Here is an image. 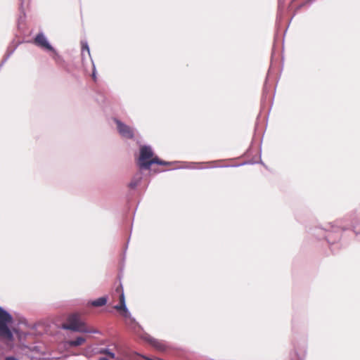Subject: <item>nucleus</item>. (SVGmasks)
Returning a JSON list of instances; mask_svg holds the SVG:
<instances>
[{"label": "nucleus", "mask_w": 360, "mask_h": 360, "mask_svg": "<svg viewBox=\"0 0 360 360\" xmlns=\"http://www.w3.org/2000/svg\"><path fill=\"white\" fill-rule=\"evenodd\" d=\"M120 304L115 306V309H117V311H120L121 312L122 315L125 319H131V314L126 307L124 295L122 292L120 297Z\"/></svg>", "instance_id": "obj_6"}, {"label": "nucleus", "mask_w": 360, "mask_h": 360, "mask_svg": "<svg viewBox=\"0 0 360 360\" xmlns=\"http://www.w3.org/2000/svg\"><path fill=\"white\" fill-rule=\"evenodd\" d=\"M6 360H18V359L13 358V357H8L6 359Z\"/></svg>", "instance_id": "obj_12"}, {"label": "nucleus", "mask_w": 360, "mask_h": 360, "mask_svg": "<svg viewBox=\"0 0 360 360\" xmlns=\"http://www.w3.org/2000/svg\"><path fill=\"white\" fill-rule=\"evenodd\" d=\"M92 76H93V78H94V79H96V74H95V72H93V75H92Z\"/></svg>", "instance_id": "obj_13"}, {"label": "nucleus", "mask_w": 360, "mask_h": 360, "mask_svg": "<svg viewBox=\"0 0 360 360\" xmlns=\"http://www.w3.org/2000/svg\"><path fill=\"white\" fill-rule=\"evenodd\" d=\"M63 328L67 330L82 333H96V330L87 329L84 323L80 321L78 315L77 314L70 316L68 320V323L63 325Z\"/></svg>", "instance_id": "obj_3"}, {"label": "nucleus", "mask_w": 360, "mask_h": 360, "mask_svg": "<svg viewBox=\"0 0 360 360\" xmlns=\"http://www.w3.org/2000/svg\"><path fill=\"white\" fill-rule=\"evenodd\" d=\"M150 343L158 349L159 350H165V347L162 342L158 340L155 339H150Z\"/></svg>", "instance_id": "obj_9"}, {"label": "nucleus", "mask_w": 360, "mask_h": 360, "mask_svg": "<svg viewBox=\"0 0 360 360\" xmlns=\"http://www.w3.org/2000/svg\"><path fill=\"white\" fill-rule=\"evenodd\" d=\"M85 342V339L82 337H78L75 340H72L68 342L70 346L77 347L82 345Z\"/></svg>", "instance_id": "obj_8"}, {"label": "nucleus", "mask_w": 360, "mask_h": 360, "mask_svg": "<svg viewBox=\"0 0 360 360\" xmlns=\"http://www.w3.org/2000/svg\"><path fill=\"white\" fill-rule=\"evenodd\" d=\"M13 322L12 316L0 307V338L8 343L13 340V335L9 326Z\"/></svg>", "instance_id": "obj_2"}, {"label": "nucleus", "mask_w": 360, "mask_h": 360, "mask_svg": "<svg viewBox=\"0 0 360 360\" xmlns=\"http://www.w3.org/2000/svg\"><path fill=\"white\" fill-rule=\"evenodd\" d=\"M115 121L117 124L118 131L122 136L127 139H131L133 137L134 130L131 128L117 120H115Z\"/></svg>", "instance_id": "obj_4"}, {"label": "nucleus", "mask_w": 360, "mask_h": 360, "mask_svg": "<svg viewBox=\"0 0 360 360\" xmlns=\"http://www.w3.org/2000/svg\"><path fill=\"white\" fill-rule=\"evenodd\" d=\"M34 43L36 45H37L38 46H39L44 49H46L48 51H54L53 47L49 43L46 37L41 33L38 34L36 36V37L34 39Z\"/></svg>", "instance_id": "obj_5"}, {"label": "nucleus", "mask_w": 360, "mask_h": 360, "mask_svg": "<svg viewBox=\"0 0 360 360\" xmlns=\"http://www.w3.org/2000/svg\"><path fill=\"white\" fill-rule=\"evenodd\" d=\"M141 179V175L139 174L138 177L136 179H134L131 181V183L129 184V186L132 188H135L136 186H138Z\"/></svg>", "instance_id": "obj_10"}, {"label": "nucleus", "mask_w": 360, "mask_h": 360, "mask_svg": "<svg viewBox=\"0 0 360 360\" xmlns=\"http://www.w3.org/2000/svg\"><path fill=\"white\" fill-rule=\"evenodd\" d=\"M138 163L141 169H149L155 163L162 165L169 164L167 162L160 160L158 157H153L151 148L146 146H142L140 148V156Z\"/></svg>", "instance_id": "obj_1"}, {"label": "nucleus", "mask_w": 360, "mask_h": 360, "mask_svg": "<svg viewBox=\"0 0 360 360\" xmlns=\"http://www.w3.org/2000/svg\"><path fill=\"white\" fill-rule=\"evenodd\" d=\"M84 51H86L88 54H89V49L86 42L82 43V52L84 53Z\"/></svg>", "instance_id": "obj_11"}, {"label": "nucleus", "mask_w": 360, "mask_h": 360, "mask_svg": "<svg viewBox=\"0 0 360 360\" xmlns=\"http://www.w3.org/2000/svg\"><path fill=\"white\" fill-rule=\"evenodd\" d=\"M107 299L104 297H99L98 299L94 300L91 302V304L94 307H101L106 304Z\"/></svg>", "instance_id": "obj_7"}]
</instances>
